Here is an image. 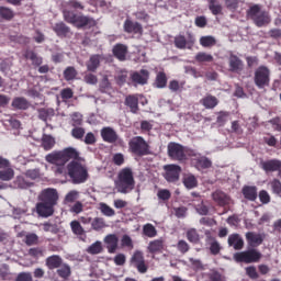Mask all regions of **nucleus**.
<instances>
[{"label":"nucleus","instance_id":"f257e3e1","mask_svg":"<svg viewBox=\"0 0 281 281\" xmlns=\"http://www.w3.org/2000/svg\"><path fill=\"white\" fill-rule=\"evenodd\" d=\"M115 189L120 194H128L135 190V176L131 167L121 169L114 182Z\"/></svg>","mask_w":281,"mask_h":281},{"label":"nucleus","instance_id":"f03ea898","mask_svg":"<svg viewBox=\"0 0 281 281\" xmlns=\"http://www.w3.org/2000/svg\"><path fill=\"white\" fill-rule=\"evenodd\" d=\"M64 21L66 23H70V25H74L77 27V30H91V27H95L98 25V22L95 19L85 15V14H77L76 12L71 10H64Z\"/></svg>","mask_w":281,"mask_h":281},{"label":"nucleus","instance_id":"7ed1b4c3","mask_svg":"<svg viewBox=\"0 0 281 281\" xmlns=\"http://www.w3.org/2000/svg\"><path fill=\"white\" fill-rule=\"evenodd\" d=\"M128 151L135 157H147L153 155V149H150V144L146 142L143 136H134L128 142Z\"/></svg>","mask_w":281,"mask_h":281},{"label":"nucleus","instance_id":"20e7f679","mask_svg":"<svg viewBox=\"0 0 281 281\" xmlns=\"http://www.w3.org/2000/svg\"><path fill=\"white\" fill-rule=\"evenodd\" d=\"M247 19H250L257 25V27H263V25H268L271 23V19L269 18V12L262 10L261 4H252L246 11Z\"/></svg>","mask_w":281,"mask_h":281},{"label":"nucleus","instance_id":"39448f33","mask_svg":"<svg viewBox=\"0 0 281 281\" xmlns=\"http://www.w3.org/2000/svg\"><path fill=\"white\" fill-rule=\"evenodd\" d=\"M68 177H70L71 182L76 186L85 183L89 179V171L78 161H70L67 165Z\"/></svg>","mask_w":281,"mask_h":281},{"label":"nucleus","instance_id":"423d86ee","mask_svg":"<svg viewBox=\"0 0 281 281\" xmlns=\"http://www.w3.org/2000/svg\"><path fill=\"white\" fill-rule=\"evenodd\" d=\"M254 82L258 89H265V87H269L271 82V70L267 66H259L255 70Z\"/></svg>","mask_w":281,"mask_h":281},{"label":"nucleus","instance_id":"0eeeda50","mask_svg":"<svg viewBox=\"0 0 281 281\" xmlns=\"http://www.w3.org/2000/svg\"><path fill=\"white\" fill-rule=\"evenodd\" d=\"M260 258H262V254L254 248L234 255L235 262H245V265L260 262Z\"/></svg>","mask_w":281,"mask_h":281},{"label":"nucleus","instance_id":"6e6552de","mask_svg":"<svg viewBox=\"0 0 281 281\" xmlns=\"http://www.w3.org/2000/svg\"><path fill=\"white\" fill-rule=\"evenodd\" d=\"M168 157L173 161H187L188 155H186V148L183 145L175 142H170L167 146Z\"/></svg>","mask_w":281,"mask_h":281},{"label":"nucleus","instance_id":"1a4fd4ad","mask_svg":"<svg viewBox=\"0 0 281 281\" xmlns=\"http://www.w3.org/2000/svg\"><path fill=\"white\" fill-rule=\"evenodd\" d=\"M131 265L137 269L138 273H146L148 271V265L144 258V252L142 250L134 251L131 258Z\"/></svg>","mask_w":281,"mask_h":281},{"label":"nucleus","instance_id":"9d476101","mask_svg":"<svg viewBox=\"0 0 281 281\" xmlns=\"http://www.w3.org/2000/svg\"><path fill=\"white\" fill-rule=\"evenodd\" d=\"M40 201L44 202V203H48L50 205H58V190L54 189V188H47L42 190V192L40 193L38 196Z\"/></svg>","mask_w":281,"mask_h":281},{"label":"nucleus","instance_id":"9b49d317","mask_svg":"<svg viewBox=\"0 0 281 281\" xmlns=\"http://www.w3.org/2000/svg\"><path fill=\"white\" fill-rule=\"evenodd\" d=\"M165 179L168 183H177L179 176L181 175V166L179 165H167L165 166Z\"/></svg>","mask_w":281,"mask_h":281},{"label":"nucleus","instance_id":"f8f14e48","mask_svg":"<svg viewBox=\"0 0 281 281\" xmlns=\"http://www.w3.org/2000/svg\"><path fill=\"white\" fill-rule=\"evenodd\" d=\"M139 98H144V95L136 93V94H128L125 97L124 105L130 109L131 113H139Z\"/></svg>","mask_w":281,"mask_h":281},{"label":"nucleus","instance_id":"ddd939ff","mask_svg":"<svg viewBox=\"0 0 281 281\" xmlns=\"http://www.w3.org/2000/svg\"><path fill=\"white\" fill-rule=\"evenodd\" d=\"M150 78V71L147 69H140L139 71H134L131 75V80L134 82V85H140L144 87V85H148V80Z\"/></svg>","mask_w":281,"mask_h":281},{"label":"nucleus","instance_id":"4468645a","mask_svg":"<svg viewBox=\"0 0 281 281\" xmlns=\"http://www.w3.org/2000/svg\"><path fill=\"white\" fill-rule=\"evenodd\" d=\"M54 205L47 202L40 201L36 204V213L42 218H49V216H54Z\"/></svg>","mask_w":281,"mask_h":281},{"label":"nucleus","instance_id":"2eb2a0df","mask_svg":"<svg viewBox=\"0 0 281 281\" xmlns=\"http://www.w3.org/2000/svg\"><path fill=\"white\" fill-rule=\"evenodd\" d=\"M101 137L103 142H106V144H115L116 142H120V136L117 135V132L113 130V127H103L101 130Z\"/></svg>","mask_w":281,"mask_h":281},{"label":"nucleus","instance_id":"dca6fc26","mask_svg":"<svg viewBox=\"0 0 281 281\" xmlns=\"http://www.w3.org/2000/svg\"><path fill=\"white\" fill-rule=\"evenodd\" d=\"M123 30L126 34H143L144 27L139 22H133L131 19H126L123 24Z\"/></svg>","mask_w":281,"mask_h":281},{"label":"nucleus","instance_id":"f3484780","mask_svg":"<svg viewBox=\"0 0 281 281\" xmlns=\"http://www.w3.org/2000/svg\"><path fill=\"white\" fill-rule=\"evenodd\" d=\"M259 166L266 172H279L281 168V160L279 159L261 160Z\"/></svg>","mask_w":281,"mask_h":281},{"label":"nucleus","instance_id":"a211bd4d","mask_svg":"<svg viewBox=\"0 0 281 281\" xmlns=\"http://www.w3.org/2000/svg\"><path fill=\"white\" fill-rule=\"evenodd\" d=\"M212 199L214 203H216V205H218L220 207H225V205H229V201H232L229 195L221 190H216L215 192H213Z\"/></svg>","mask_w":281,"mask_h":281},{"label":"nucleus","instance_id":"6ab92c4d","mask_svg":"<svg viewBox=\"0 0 281 281\" xmlns=\"http://www.w3.org/2000/svg\"><path fill=\"white\" fill-rule=\"evenodd\" d=\"M103 243L106 245L109 254H115V251H117L120 238L115 234H109L104 237Z\"/></svg>","mask_w":281,"mask_h":281},{"label":"nucleus","instance_id":"aec40b11","mask_svg":"<svg viewBox=\"0 0 281 281\" xmlns=\"http://www.w3.org/2000/svg\"><path fill=\"white\" fill-rule=\"evenodd\" d=\"M112 53L117 60L124 63V60H126V54H128V46L124 44H115L112 48Z\"/></svg>","mask_w":281,"mask_h":281},{"label":"nucleus","instance_id":"412c9836","mask_svg":"<svg viewBox=\"0 0 281 281\" xmlns=\"http://www.w3.org/2000/svg\"><path fill=\"white\" fill-rule=\"evenodd\" d=\"M229 71L233 74H240L243 71V60L238 56L232 54L228 58Z\"/></svg>","mask_w":281,"mask_h":281},{"label":"nucleus","instance_id":"4be33fe9","mask_svg":"<svg viewBox=\"0 0 281 281\" xmlns=\"http://www.w3.org/2000/svg\"><path fill=\"white\" fill-rule=\"evenodd\" d=\"M241 194L246 201H256L258 199V187L256 186H244Z\"/></svg>","mask_w":281,"mask_h":281},{"label":"nucleus","instance_id":"5701e85b","mask_svg":"<svg viewBox=\"0 0 281 281\" xmlns=\"http://www.w3.org/2000/svg\"><path fill=\"white\" fill-rule=\"evenodd\" d=\"M246 240L250 247H260L265 243V237L261 234L248 232L246 234Z\"/></svg>","mask_w":281,"mask_h":281},{"label":"nucleus","instance_id":"b1692460","mask_svg":"<svg viewBox=\"0 0 281 281\" xmlns=\"http://www.w3.org/2000/svg\"><path fill=\"white\" fill-rule=\"evenodd\" d=\"M45 160L54 166H65V158L63 151H53L46 155Z\"/></svg>","mask_w":281,"mask_h":281},{"label":"nucleus","instance_id":"393cba45","mask_svg":"<svg viewBox=\"0 0 281 281\" xmlns=\"http://www.w3.org/2000/svg\"><path fill=\"white\" fill-rule=\"evenodd\" d=\"M53 31L59 38H67L71 34V27L67 26L65 22H58L53 26Z\"/></svg>","mask_w":281,"mask_h":281},{"label":"nucleus","instance_id":"a878e982","mask_svg":"<svg viewBox=\"0 0 281 281\" xmlns=\"http://www.w3.org/2000/svg\"><path fill=\"white\" fill-rule=\"evenodd\" d=\"M100 63H102V55H92L86 63V67L88 71H91V74H95V71H98V68L100 67Z\"/></svg>","mask_w":281,"mask_h":281},{"label":"nucleus","instance_id":"bb28decb","mask_svg":"<svg viewBox=\"0 0 281 281\" xmlns=\"http://www.w3.org/2000/svg\"><path fill=\"white\" fill-rule=\"evenodd\" d=\"M206 245H209V250L212 256H218L221 254V244L216 240V237L209 235L206 237Z\"/></svg>","mask_w":281,"mask_h":281},{"label":"nucleus","instance_id":"cd10ccee","mask_svg":"<svg viewBox=\"0 0 281 281\" xmlns=\"http://www.w3.org/2000/svg\"><path fill=\"white\" fill-rule=\"evenodd\" d=\"M46 267L52 271L54 269H60L63 267V257L58 255H52L46 258Z\"/></svg>","mask_w":281,"mask_h":281},{"label":"nucleus","instance_id":"c85d7f7f","mask_svg":"<svg viewBox=\"0 0 281 281\" xmlns=\"http://www.w3.org/2000/svg\"><path fill=\"white\" fill-rule=\"evenodd\" d=\"M11 106L16 111H27L30 109V101L24 97H15L11 103Z\"/></svg>","mask_w":281,"mask_h":281},{"label":"nucleus","instance_id":"c756f323","mask_svg":"<svg viewBox=\"0 0 281 281\" xmlns=\"http://www.w3.org/2000/svg\"><path fill=\"white\" fill-rule=\"evenodd\" d=\"M228 245L229 247H234L236 251L243 249L245 247V241L241 239L240 235L232 234L228 236Z\"/></svg>","mask_w":281,"mask_h":281},{"label":"nucleus","instance_id":"7c9ffc66","mask_svg":"<svg viewBox=\"0 0 281 281\" xmlns=\"http://www.w3.org/2000/svg\"><path fill=\"white\" fill-rule=\"evenodd\" d=\"M182 183L187 190H194L199 186V180L192 173H187L183 176Z\"/></svg>","mask_w":281,"mask_h":281},{"label":"nucleus","instance_id":"2f4dec72","mask_svg":"<svg viewBox=\"0 0 281 281\" xmlns=\"http://www.w3.org/2000/svg\"><path fill=\"white\" fill-rule=\"evenodd\" d=\"M164 238L151 240L147 247L149 254H161L164 251Z\"/></svg>","mask_w":281,"mask_h":281},{"label":"nucleus","instance_id":"473e14b6","mask_svg":"<svg viewBox=\"0 0 281 281\" xmlns=\"http://www.w3.org/2000/svg\"><path fill=\"white\" fill-rule=\"evenodd\" d=\"M61 155L64 157V162L66 164L69 161V159H80V153L74 147H67L64 150H61Z\"/></svg>","mask_w":281,"mask_h":281},{"label":"nucleus","instance_id":"72a5a7b5","mask_svg":"<svg viewBox=\"0 0 281 281\" xmlns=\"http://www.w3.org/2000/svg\"><path fill=\"white\" fill-rule=\"evenodd\" d=\"M200 102L205 109H216L218 106V99L212 94L202 98Z\"/></svg>","mask_w":281,"mask_h":281},{"label":"nucleus","instance_id":"f704fd0d","mask_svg":"<svg viewBox=\"0 0 281 281\" xmlns=\"http://www.w3.org/2000/svg\"><path fill=\"white\" fill-rule=\"evenodd\" d=\"M209 3V10L214 16L223 14V4L218 0H206Z\"/></svg>","mask_w":281,"mask_h":281},{"label":"nucleus","instance_id":"c9c22d12","mask_svg":"<svg viewBox=\"0 0 281 281\" xmlns=\"http://www.w3.org/2000/svg\"><path fill=\"white\" fill-rule=\"evenodd\" d=\"M167 85L168 76H166V72L159 71L156 76L154 87H156V89H166Z\"/></svg>","mask_w":281,"mask_h":281},{"label":"nucleus","instance_id":"e433bc0d","mask_svg":"<svg viewBox=\"0 0 281 281\" xmlns=\"http://www.w3.org/2000/svg\"><path fill=\"white\" fill-rule=\"evenodd\" d=\"M195 168L196 170H207V168H212V160L205 156H202L195 159Z\"/></svg>","mask_w":281,"mask_h":281},{"label":"nucleus","instance_id":"4c0bfd02","mask_svg":"<svg viewBox=\"0 0 281 281\" xmlns=\"http://www.w3.org/2000/svg\"><path fill=\"white\" fill-rule=\"evenodd\" d=\"M25 58L31 60L34 67H41L43 65V57H38V55L33 50H27L25 53Z\"/></svg>","mask_w":281,"mask_h":281},{"label":"nucleus","instance_id":"58836bf2","mask_svg":"<svg viewBox=\"0 0 281 281\" xmlns=\"http://www.w3.org/2000/svg\"><path fill=\"white\" fill-rule=\"evenodd\" d=\"M34 186L33 182L27 181L24 177L18 176L14 181V187L19 188L20 190H27V188H32Z\"/></svg>","mask_w":281,"mask_h":281},{"label":"nucleus","instance_id":"ea45409f","mask_svg":"<svg viewBox=\"0 0 281 281\" xmlns=\"http://www.w3.org/2000/svg\"><path fill=\"white\" fill-rule=\"evenodd\" d=\"M57 276L63 278V280L69 279L71 276V267H69L67 263H61V266L57 268Z\"/></svg>","mask_w":281,"mask_h":281},{"label":"nucleus","instance_id":"a19ab883","mask_svg":"<svg viewBox=\"0 0 281 281\" xmlns=\"http://www.w3.org/2000/svg\"><path fill=\"white\" fill-rule=\"evenodd\" d=\"M187 240L193 245H199L201 236L199 235V232H196V228H190L187 231Z\"/></svg>","mask_w":281,"mask_h":281},{"label":"nucleus","instance_id":"79ce46f5","mask_svg":"<svg viewBox=\"0 0 281 281\" xmlns=\"http://www.w3.org/2000/svg\"><path fill=\"white\" fill-rule=\"evenodd\" d=\"M55 144H56V140L54 139V137H52V135L45 134L42 137V147L44 148V150H52Z\"/></svg>","mask_w":281,"mask_h":281},{"label":"nucleus","instance_id":"37998d69","mask_svg":"<svg viewBox=\"0 0 281 281\" xmlns=\"http://www.w3.org/2000/svg\"><path fill=\"white\" fill-rule=\"evenodd\" d=\"M0 18L3 21H12L14 19V10L8 7H0Z\"/></svg>","mask_w":281,"mask_h":281},{"label":"nucleus","instance_id":"c03bdc74","mask_svg":"<svg viewBox=\"0 0 281 281\" xmlns=\"http://www.w3.org/2000/svg\"><path fill=\"white\" fill-rule=\"evenodd\" d=\"M91 227L94 232H101V229H104V227H106L104 217H94L91 222Z\"/></svg>","mask_w":281,"mask_h":281},{"label":"nucleus","instance_id":"a18cd8bd","mask_svg":"<svg viewBox=\"0 0 281 281\" xmlns=\"http://www.w3.org/2000/svg\"><path fill=\"white\" fill-rule=\"evenodd\" d=\"M104 248H102V241H95L87 248V254L91 256H98V254H102Z\"/></svg>","mask_w":281,"mask_h":281},{"label":"nucleus","instance_id":"49530a36","mask_svg":"<svg viewBox=\"0 0 281 281\" xmlns=\"http://www.w3.org/2000/svg\"><path fill=\"white\" fill-rule=\"evenodd\" d=\"M143 234L147 238H155L157 236V228L153 224L147 223L143 226Z\"/></svg>","mask_w":281,"mask_h":281},{"label":"nucleus","instance_id":"de8ad7c7","mask_svg":"<svg viewBox=\"0 0 281 281\" xmlns=\"http://www.w3.org/2000/svg\"><path fill=\"white\" fill-rule=\"evenodd\" d=\"M78 76V70L74 66H69L64 70V78L67 82H70V80H76V77Z\"/></svg>","mask_w":281,"mask_h":281},{"label":"nucleus","instance_id":"09e8293b","mask_svg":"<svg viewBox=\"0 0 281 281\" xmlns=\"http://www.w3.org/2000/svg\"><path fill=\"white\" fill-rule=\"evenodd\" d=\"M70 228L75 236H85V228L78 221L70 222Z\"/></svg>","mask_w":281,"mask_h":281},{"label":"nucleus","instance_id":"8fccbe9b","mask_svg":"<svg viewBox=\"0 0 281 281\" xmlns=\"http://www.w3.org/2000/svg\"><path fill=\"white\" fill-rule=\"evenodd\" d=\"M14 179V169L5 168L0 171V181H12Z\"/></svg>","mask_w":281,"mask_h":281},{"label":"nucleus","instance_id":"3c124183","mask_svg":"<svg viewBox=\"0 0 281 281\" xmlns=\"http://www.w3.org/2000/svg\"><path fill=\"white\" fill-rule=\"evenodd\" d=\"M186 82H179L178 80L173 79L169 82V90L172 93H179L181 91H183V87H184Z\"/></svg>","mask_w":281,"mask_h":281},{"label":"nucleus","instance_id":"603ef678","mask_svg":"<svg viewBox=\"0 0 281 281\" xmlns=\"http://www.w3.org/2000/svg\"><path fill=\"white\" fill-rule=\"evenodd\" d=\"M173 44L177 49H186L188 46V40L183 35H178L175 37Z\"/></svg>","mask_w":281,"mask_h":281},{"label":"nucleus","instance_id":"864d4df0","mask_svg":"<svg viewBox=\"0 0 281 281\" xmlns=\"http://www.w3.org/2000/svg\"><path fill=\"white\" fill-rule=\"evenodd\" d=\"M200 45H202V47H214V45H216V38L210 35L202 36L200 38Z\"/></svg>","mask_w":281,"mask_h":281},{"label":"nucleus","instance_id":"5fc2aeb1","mask_svg":"<svg viewBox=\"0 0 281 281\" xmlns=\"http://www.w3.org/2000/svg\"><path fill=\"white\" fill-rule=\"evenodd\" d=\"M99 209L103 216H115V210H113L106 203H100Z\"/></svg>","mask_w":281,"mask_h":281},{"label":"nucleus","instance_id":"6e6d98bb","mask_svg":"<svg viewBox=\"0 0 281 281\" xmlns=\"http://www.w3.org/2000/svg\"><path fill=\"white\" fill-rule=\"evenodd\" d=\"M195 60L198 63H212V60H214V57L207 53H198L195 56Z\"/></svg>","mask_w":281,"mask_h":281},{"label":"nucleus","instance_id":"4d7b16f0","mask_svg":"<svg viewBox=\"0 0 281 281\" xmlns=\"http://www.w3.org/2000/svg\"><path fill=\"white\" fill-rule=\"evenodd\" d=\"M270 187L273 194H277V196H281V181L278 179H273L270 181Z\"/></svg>","mask_w":281,"mask_h":281},{"label":"nucleus","instance_id":"13d9d810","mask_svg":"<svg viewBox=\"0 0 281 281\" xmlns=\"http://www.w3.org/2000/svg\"><path fill=\"white\" fill-rule=\"evenodd\" d=\"M24 243L27 245V247H32V245H38V235L34 233L27 234L25 236Z\"/></svg>","mask_w":281,"mask_h":281},{"label":"nucleus","instance_id":"bf43d9fd","mask_svg":"<svg viewBox=\"0 0 281 281\" xmlns=\"http://www.w3.org/2000/svg\"><path fill=\"white\" fill-rule=\"evenodd\" d=\"M29 256H31V258H43L45 256V249L41 247L31 248Z\"/></svg>","mask_w":281,"mask_h":281},{"label":"nucleus","instance_id":"052dcab7","mask_svg":"<svg viewBox=\"0 0 281 281\" xmlns=\"http://www.w3.org/2000/svg\"><path fill=\"white\" fill-rule=\"evenodd\" d=\"M172 196V193L168 189H160L157 192V198L159 201H170V198Z\"/></svg>","mask_w":281,"mask_h":281},{"label":"nucleus","instance_id":"680f3d73","mask_svg":"<svg viewBox=\"0 0 281 281\" xmlns=\"http://www.w3.org/2000/svg\"><path fill=\"white\" fill-rule=\"evenodd\" d=\"M67 8H69L70 10H85V4L78 0H70L67 2Z\"/></svg>","mask_w":281,"mask_h":281},{"label":"nucleus","instance_id":"e2e57ef3","mask_svg":"<svg viewBox=\"0 0 281 281\" xmlns=\"http://www.w3.org/2000/svg\"><path fill=\"white\" fill-rule=\"evenodd\" d=\"M177 249L180 251V254H188L190 251V244L183 239H180L177 244Z\"/></svg>","mask_w":281,"mask_h":281},{"label":"nucleus","instance_id":"0e129e2a","mask_svg":"<svg viewBox=\"0 0 281 281\" xmlns=\"http://www.w3.org/2000/svg\"><path fill=\"white\" fill-rule=\"evenodd\" d=\"M60 97L63 102H67V100L74 98V90L71 88H65L60 91Z\"/></svg>","mask_w":281,"mask_h":281},{"label":"nucleus","instance_id":"69168bd1","mask_svg":"<svg viewBox=\"0 0 281 281\" xmlns=\"http://www.w3.org/2000/svg\"><path fill=\"white\" fill-rule=\"evenodd\" d=\"M126 80H128V72L126 70H121L116 75L117 85H125Z\"/></svg>","mask_w":281,"mask_h":281},{"label":"nucleus","instance_id":"338daca9","mask_svg":"<svg viewBox=\"0 0 281 281\" xmlns=\"http://www.w3.org/2000/svg\"><path fill=\"white\" fill-rule=\"evenodd\" d=\"M85 133L83 127H75L71 130V135L75 139H82L85 137Z\"/></svg>","mask_w":281,"mask_h":281},{"label":"nucleus","instance_id":"774afa93","mask_svg":"<svg viewBox=\"0 0 281 281\" xmlns=\"http://www.w3.org/2000/svg\"><path fill=\"white\" fill-rule=\"evenodd\" d=\"M14 281H32V273L20 272Z\"/></svg>","mask_w":281,"mask_h":281}]
</instances>
